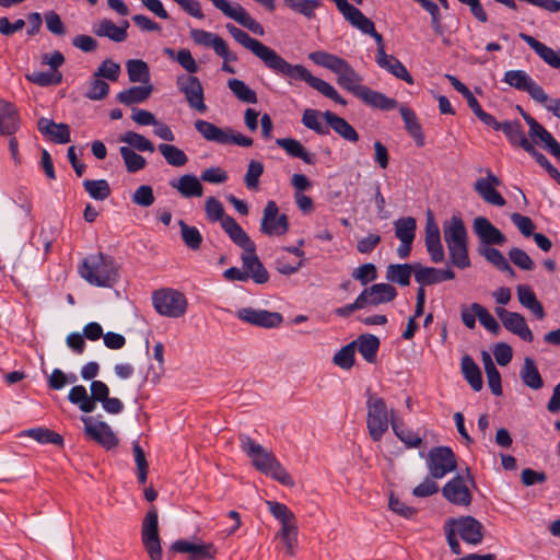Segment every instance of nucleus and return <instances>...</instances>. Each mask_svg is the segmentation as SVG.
<instances>
[{"mask_svg": "<svg viewBox=\"0 0 560 560\" xmlns=\"http://www.w3.org/2000/svg\"><path fill=\"white\" fill-rule=\"evenodd\" d=\"M83 187L91 198L101 201L107 199L112 192L106 179H84Z\"/></svg>", "mask_w": 560, "mask_h": 560, "instance_id": "6e6d98bb", "label": "nucleus"}, {"mask_svg": "<svg viewBox=\"0 0 560 560\" xmlns=\"http://www.w3.org/2000/svg\"><path fill=\"white\" fill-rule=\"evenodd\" d=\"M119 153L129 173H137L147 165L145 159L129 147H120Z\"/></svg>", "mask_w": 560, "mask_h": 560, "instance_id": "bf43d9fd", "label": "nucleus"}, {"mask_svg": "<svg viewBox=\"0 0 560 560\" xmlns=\"http://www.w3.org/2000/svg\"><path fill=\"white\" fill-rule=\"evenodd\" d=\"M395 235L399 241L413 242L416 237L417 222L412 217L400 218L394 222Z\"/></svg>", "mask_w": 560, "mask_h": 560, "instance_id": "052dcab7", "label": "nucleus"}, {"mask_svg": "<svg viewBox=\"0 0 560 560\" xmlns=\"http://www.w3.org/2000/svg\"><path fill=\"white\" fill-rule=\"evenodd\" d=\"M171 549L175 552L189 553L190 560L214 559L215 548L209 544H194L188 540L179 539L172 544Z\"/></svg>", "mask_w": 560, "mask_h": 560, "instance_id": "aec40b11", "label": "nucleus"}, {"mask_svg": "<svg viewBox=\"0 0 560 560\" xmlns=\"http://www.w3.org/2000/svg\"><path fill=\"white\" fill-rule=\"evenodd\" d=\"M478 253L499 271L506 272L510 277H515L514 269L499 249L493 246H479Z\"/></svg>", "mask_w": 560, "mask_h": 560, "instance_id": "ea45409f", "label": "nucleus"}, {"mask_svg": "<svg viewBox=\"0 0 560 560\" xmlns=\"http://www.w3.org/2000/svg\"><path fill=\"white\" fill-rule=\"evenodd\" d=\"M170 185L184 198L201 197L203 194V187L200 180L192 174H185L178 179H172Z\"/></svg>", "mask_w": 560, "mask_h": 560, "instance_id": "7c9ffc66", "label": "nucleus"}, {"mask_svg": "<svg viewBox=\"0 0 560 560\" xmlns=\"http://www.w3.org/2000/svg\"><path fill=\"white\" fill-rule=\"evenodd\" d=\"M119 140L127 143L132 150H138L140 152H153L155 150L153 143L149 139L135 131L125 132L120 136Z\"/></svg>", "mask_w": 560, "mask_h": 560, "instance_id": "13d9d810", "label": "nucleus"}, {"mask_svg": "<svg viewBox=\"0 0 560 560\" xmlns=\"http://www.w3.org/2000/svg\"><path fill=\"white\" fill-rule=\"evenodd\" d=\"M158 150L165 159L166 163L174 167H182L187 164L188 156L186 153L176 145L168 143H160Z\"/></svg>", "mask_w": 560, "mask_h": 560, "instance_id": "603ef678", "label": "nucleus"}, {"mask_svg": "<svg viewBox=\"0 0 560 560\" xmlns=\"http://www.w3.org/2000/svg\"><path fill=\"white\" fill-rule=\"evenodd\" d=\"M196 130L207 140L211 142H215L218 144H226V129H222L214 124L203 120L197 119L195 121Z\"/></svg>", "mask_w": 560, "mask_h": 560, "instance_id": "37998d69", "label": "nucleus"}, {"mask_svg": "<svg viewBox=\"0 0 560 560\" xmlns=\"http://www.w3.org/2000/svg\"><path fill=\"white\" fill-rule=\"evenodd\" d=\"M520 38L523 39L546 63L557 69L560 68V56L551 47L525 33H520Z\"/></svg>", "mask_w": 560, "mask_h": 560, "instance_id": "473e14b6", "label": "nucleus"}, {"mask_svg": "<svg viewBox=\"0 0 560 560\" xmlns=\"http://www.w3.org/2000/svg\"><path fill=\"white\" fill-rule=\"evenodd\" d=\"M427 465L433 479L443 478L448 472L455 470L457 466L455 454L448 446H436L430 450Z\"/></svg>", "mask_w": 560, "mask_h": 560, "instance_id": "6e6552de", "label": "nucleus"}, {"mask_svg": "<svg viewBox=\"0 0 560 560\" xmlns=\"http://www.w3.org/2000/svg\"><path fill=\"white\" fill-rule=\"evenodd\" d=\"M424 244L432 262L439 264L444 260L445 253L441 241L440 228L431 211L427 213Z\"/></svg>", "mask_w": 560, "mask_h": 560, "instance_id": "2eb2a0df", "label": "nucleus"}, {"mask_svg": "<svg viewBox=\"0 0 560 560\" xmlns=\"http://www.w3.org/2000/svg\"><path fill=\"white\" fill-rule=\"evenodd\" d=\"M109 93V85L107 82L96 77L94 73L89 82V86L84 96L91 101H102Z\"/></svg>", "mask_w": 560, "mask_h": 560, "instance_id": "0e129e2a", "label": "nucleus"}, {"mask_svg": "<svg viewBox=\"0 0 560 560\" xmlns=\"http://www.w3.org/2000/svg\"><path fill=\"white\" fill-rule=\"evenodd\" d=\"M390 427L395 435L409 448L419 447L422 444V439L413 431L406 428L405 423L394 417L392 410Z\"/></svg>", "mask_w": 560, "mask_h": 560, "instance_id": "c03bdc74", "label": "nucleus"}, {"mask_svg": "<svg viewBox=\"0 0 560 560\" xmlns=\"http://www.w3.org/2000/svg\"><path fill=\"white\" fill-rule=\"evenodd\" d=\"M81 421L84 423V433L106 450L115 448L118 445L112 428L104 421L94 422L90 416H82Z\"/></svg>", "mask_w": 560, "mask_h": 560, "instance_id": "ddd939ff", "label": "nucleus"}, {"mask_svg": "<svg viewBox=\"0 0 560 560\" xmlns=\"http://www.w3.org/2000/svg\"><path fill=\"white\" fill-rule=\"evenodd\" d=\"M359 353L369 363H374L380 348V339L371 334L361 335L355 341Z\"/></svg>", "mask_w": 560, "mask_h": 560, "instance_id": "a18cd8bd", "label": "nucleus"}, {"mask_svg": "<svg viewBox=\"0 0 560 560\" xmlns=\"http://www.w3.org/2000/svg\"><path fill=\"white\" fill-rule=\"evenodd\" d=\"M467 479L462 475H456L448 480L442 488L443 497L455 505L468 506L471 503L472 495L466 483Z\"/></svg>", "mask_w": 560, "mask_h": 560, "instance_id": "f3484780", "label": "nucleus"}, {"mask_svg": "<svg viewBox=\"0 0 560 560\" xmlns=\"http://www.w3.org/2000/svg\"><path fill=\"white\" fill-rule=\"evenodd\" d=\"M454 278L455 272L451 268L438 269L416 262L415 280L420 284V288L453 280Z\"/></svg>", "mask_w": 560, "mask_h": 560, "instance_id": "6ab92c4d", "label": "nucleus"}, {"mask_svg": "<svg viewBox=\"0 0 560 560\" xmlns=\"http://www.w3.org/2000/svg\"><path fill=\"white\" fill-rule=\"evenodd\" d=\"M376 63L380 68L386 70L397 79L405 81L408 84H413V79L402 62L393 55L386 52L375 57Z\"/></svg>", "mask_w": 560, "mask_h": 560, "instance_id": "c756f323", "label": "nucleus"}, {"mask_svg": "<svg viewBox=\"0 0 560 560\" xmlns=\"http://www.w3.org/2000/svg\"><path fill=\"white\" fill-rule=\"evenodd\" d=\"M516 292L518 301L524 307L529 310L538 319H542L545 317L544 307L529 285L518 284Z\"/></svg>", "mask_w": 560, "mask_h": 560, "instance_id": "4c0bfd02", "label": "nucleus"}, {"mask_svg": "<svg viewBox=\"0 0 560 560\" xmlns=\"http://www.w3.org/2000/svg\"><path fill=\"white\" fill-rule=\"evenodd\" d=\"M366 428L374 442L381 441L390 424L392 416L382 397L369 395L366 400Z\"/></svg>", "mask_w": 560, "mask_h": 560, "instance_id": "423d86ee", "label": "nucleus"}, {"mask_svg": "<svg viewBox=\"0 0 560 560\" xmlns=\"http://www.w3.org/2000/svg\"><path fill=\"white\" fill-rule=\"evenodd\" d=\"M37 128L42 135L60 144L69 143L70 128L67 124H57L52 119L42 117L37 121Z\"/></svg>", "mask_w": 560, "mask_h": 560, "instance_id": "b1692460", "label": "nucleus"}, {"mask_svg": "<svg viewBox=\"0 0 560 560\" xmlns=\"http://www.w3.org/2000/svg\"><path fill=\"white\" fill-rule=\"evenodd\" d=\"M397 290L389 283H375L365 288L360 295L364 298L365 307L369 305H380L392 302L397 296Z\"/></svg>", "mask_w": 560, "mask_h": 560, "instance_id": "412c9836", "label": "nucleus"}, {"mask_svg": "<svg viewBox=\"0 0 560 560\" xmlns=\"http://www.w3.org/2000/svg\"><path fill=\"white\" fill-rule=\"evenodd\" d=\"M276 144L283 149L288 155L301 159L304 163L315 164V155L305 150L302 143L293 138H279L276 139Z\"/></svg>", "mask_w": 560, "mask_h": 560, "instance_id": "c9c22d12", "label": "nucleus"}, {"mask_svg": "<svg viewBox=\"0 0 560 560\" xmlns=\"http://www.w3.org/2000/svg\"><path fill=\"white\" fill-rule=\"evenodd\" d=\"M222 229L229 235L231 241L241 247L244 252H256V245L243 228L232 217H226L222 222Z\"/></svg>", "mask_w": 560, "mask_h": 560, "instance_id": "393cba45", "label": "nucleus"}, {"mask_svg": "<svg viewBox=\"0 0 560 560\" xmlns=\"http://www.w3.org/2000/svg\"><path fill=\"white\" fill-rule=\"evenodd\" d=\"M88 283L98 288H112L118 281V268L113 257L103 253L90 254L78 267Z\"/></svg>", "mask_w": 560, "mask_h": 560, "instance_id": "20e7f679", "label": "nucleus"}, {"mask_svg": "<svg viewBox=\"0 0 560 560\" xmlns=\"http://www.w3.org/2000/svg\"><path fill=\"white\" fill-rule=\"evenodd\" d=\"M21 435L31 438L42 444H54L59 446L63 444L62 435L48 428H32L23 431Z\"/></svg>", "mask_w": 560, "mask_h": 560, "instance_id": "49530a36", "label": "nucleus"}, {"mask_svg": "<svg viewBox=\"0 0 560 560\" xmlns=\"http://www.w3.org/2000/svg\"><path fill=\"white\" fill-rule=\"evenodd\" d=\"M243 269L248 276V280L257 284H265L269 281V272L259 260L256 252H244L241 256Z\"/></svg>", "mask_w": 560, "mask_h": 560, "instance_id": "5701e85b", "label": "nucleus"}, {"mask_svg": "<svg viewBox=\"0 0 560 560\" xmlns=\"http://www.w3.org/2000/svg\"><path fill=\"white\" fill-rule=\"evenodd\" d=\"M141 541L151 560H162L161 539L159 535V515L155 506L145 514L141 526Z\"/></svg>", "mask_w": 560, "mask_h": 560, "instance_id": "0eeeda50", "label": "nucleus"}, {"mask_svg": "<svg viewBox=\"0 0 560 560\" xmlns=\"http://www.w3.org/2000/svg\"><path fill=\"white\" fill-rule=\"evenodd\" d=\"M443 235L447 246L468 241L466 226L459 215H452L443 222Z\"/></svg>", "mask_w": 560, "mask_h": 560, "instance_id": "cd10ccee", "label": "nucleus"}, {"mask_svg": "<svg viewBox=\"0 0 560 560\" xmlns=\"http://www.w3.org/2000/svg\"><path fill=\"white\" fill-rule=\"evenodd\" d=\"M264 65L271 71L277 74H281L291 80H300L306 82L311 88L318 91L320 94L330 98L335 103L346 106L347 101L338 93V91L328 82L319 79L311 73L302 65H291L285 59H283L276 50L272 48L268 52L267 57L264 58Z\"/></svg>", "mask_w": 560, "mask_h": 560, "instance_id": "f03ea898", "label": "nucleus"}, {"mask_svg": "<svg viewBox=\"0 0 560 560\" xmlns=\"http://www.w3.org/2000/svg\"><path fill=\"white\" fill-rule=\"evenodd\" d=\"M503 82L517 91L526 92L535 102L547 101L545 90L524 70H509L504 73Z\"/></svg>", "mask_w": 560, "mask_h": 560, "instance_id": "9d476101", "label": "nucleus"}, {"mask_svg": "<svg viewBox=\"0 0 560 560\" xmlns=\"http://www.w3.org/2000/svg\"><path fill=\"white\" fill-rule=\"evenodd\" d=\"M177 88L185 95L189 106L200 113L207 109L203 97V88L195 75L182 74L177 77Z\"/></svg>", "mask_w": 560, "mask_h": 560, "instance_id": "4468645a", "label": "nucleus"}, {"mask_svg": "<svg viewBox=\"0 0 560 560\" xmlns=\"http://www.w3.org/2000/svg\"><path fill=\"white\" fill-rule=\"evenodd\" d=\"M241 450L250 458L253 466L266 476L283 486H293L294 481L277 457L247 434L238 435Z\"/></svg>", "mask_w": 560, "mask_h": 560, "instance_id": "7ed1b4c3", "label": "nucleus"}, {"mask_svg": "<svg viewBox=\"0 0 560 560\" xmlns=\"http://www.w3.org/2000/svg\"><path fill=\"white\" fill-rule=\"evenodd\" d=\"M152 91V84L131 86L127 90L120 91L116 98L119 103L129 106L132 104L143 103L150 97Z\"/></svg>", "mask_w": 560, "mask_h": 560, "instance_id": "e433bc0d", "label": "nucleus"}, {"mask_svg": "<svg viewBox=\"0 0 560 560\" xmlns=\"http://www.w3.org/2000/svg\"><path fill=\"white\" fill-rule=\"evenodd\" d=\"M415 264H390L386 267L385 278L390 283H397L400 287H408L412 272L415 273Z\"/></svg>", "mask_w": 560, "mask_h": 560, "instance_id": "72a5a7b5", "label": "nucleus"}, {"mask_svg": "<svg viewBox=\"0 0 560 560\" xmlns=\"http://www.w3.org/2000/svg\"><path fill=\"white\" fill-rule=\"evenodd\" d=\"M285 7L307 19L315 16V9L322 5L320 0H283Z\"/></svg>", "mask_w": 560, "mask_h": 560, "instance_id": "e2e57ef3", "label": "nucleus"}, {"mask_svg": "<svg viewBox=\"0 0 560 560\" xmlns=\"http://www.w3.org/2000/svg\"><path fill=\"white\" fill-rule=\"evenodd\" d=\"M289 218L279 214V208L273 200H269L264 209L260 222V232L268 236H282L289 231Z\"/></svg>", "mask_w": 560, "mask_h": 560, "instance_id": "9b49d317", "label": "nucleus"}, {"mask_svg": "<svg viewBox=\"0 0 560 560\" xmlns=\"http://www.w3.org/2000/svg\"><path fill=\"white\" fill-rule=\"evenodd\" d=\"M323 117L328 127H330L342 139L351 143L358 142L359 135L357 130L345 118L329 110L323 113Z\"/></svg>", "mask_w": 560, "mask_h": 560, "instance_id": "bb28decb", "label": "nucleus"}, {"mask_svg": "<svg viewBox=\"0 0 560 560\" xmlns=\"http://www.w3.org/2000/svg\"><path fill=\"white\" fill-rule=\"evenodd\" d=\"M425 10L431 18V28L435 35L442 36L444 34V26L442 23V15L436 2L432 0H412Z\"/></svg>", "mask_w": 560, "mask_h": 560, "instance_id": "5fc2aeb1", "label": "nucleus"}, {"mask_svg": "<svg viewBox=\"0 0 560 560\" xmlns=\"http://www.w3.org/2000/svg\"><path fill=\"white\" fill-rule=\"evenodd\" d=\"M501 131L512 145L522 148L528 154L534 151L535 147L526 138L523 126L518 120L504 121Z\"/></svg>", "mask_w": 560, "mask_h": 560, "instance_id": "c85d7f7f", "label": "nucleus"}, {"mask_svg": "<svg viewBox=\"0 0 560 560\" xmlns=\"http://www.w3.org/2000/svg\"><path fill=\"white\" fill-rule=\"evenodd\" d=\"M129 81L132 83H150V69L147 62L141 59H130L126 63Z\"/></svg>", "mask_w": 560, "mask_h": 560, "instance_id": "8fccbe9b", "label": "nucleus"}, {"mask_svg": "<svg viewBox=\"0 0 560 560\" xmlns=\"http://www.w3.org/2000/svg\"><path fill=\"white\" fill-rule=\"evenodd\" d=\"M400 115L405 122V128L408 133L416 141L417 147L421 148L424 145V135L422 132V127L416 116V113L409 107L401 106L399 108Z\"/></svg>", "mask_w": 560, "mask_h": 560, "instance_id": "a19ab883", "label": "nucleus"}, {"mask_svg": "<svg viewBox=\"0 0 560 560\" xmlns=\"http://www.w3.org/2000/svg\"><path fill=\"white\" fill-rule=\"evenodd\" d=\"M20 128V115L16 107L3 100H0V135L12 136Z\"/></svg>", "mask_w": 560, "mask_h": 560, "instance_id": "a878e982", "label": "nucleus"}, {"mask_svg": "<svg viewBox=\"0 0 560 560\" xmlns=\"http://www.w3.org/2000/svg\"><path fill=\"white\" fill-rule=\"evenodd\" d=\"M68 399L71 404L78 406L82 412L91 413L96 409V404L91 401L90 395L83 385L73 386L68 394Z\"/></svg>", "mask_w": 560, "mask_h": 560, "instance_id": "09e8293b", "label": "nucleus"}, {"mask_svg": "<svg viewBox=\"0 0 560 560\" xmlns=\"http://www.w3.org/2000/svg\"><path fill=\"white\" fill-rule=\"evenodd\" d=\"M340 13L352 27L361 31L363 34L368 35L370 32H374V22L349 2L343 7Z\"/></svg>", "mask_w": 560, "mask_h": 560, "instance_id": "2f4dec72", "label": "nucleus"}, {"mask_svg": "<svg viewBox=\"0 0 560 560\" xmlns=\"http://www.w3.org/2000/svg\"><path fill=\"white\" fill-rule=\"evenodd\" d=\"M180 236L184 244L191 250H198L202 244V235L196 226L188 225L179 220Z\"/></svg>", "mask_w": 560, "mask_h": 560, "instance_id": "4d7b16f0", "label": "nucleus"}, {"mask_svg": "<svg viewBox=\"0 0 560 560\" xmlns=\"http://www.w3.org/2000/svg\"><path fill=\"white\" fill-rule=\"evenodd\" d=\"M308 58L317 66L334 72L337 75L338 85L352 93L365 105L381 110H392L397 107L395 98L363 85V78L346 59L324 50L313 51Z\"/></svg>", "mask_w": 560, "mask_h": 560, "instance_id": "f257e3e1", "label": "nucleus"}, {"mask_svg": "<svg viewBox=\"0 0 560 560\" xmlns=\"http://www.w3.org/2000/svg\"><path fill=\"white\" fill-rule=\"evenodd\" d=\"M26 80L39 86L58 85L62 81L61 72L34 71L25 75Z\"/></svg>", "mask_w": 560, "mask_h": 560, "instance_id": "680f3d73", "label": "nucleus"}, {"mask_svg": "<svg viewBox=\"0 0 560 560\" xmlns=\"http://www.w3.org/2000/svg\"><path fill=\"white\" fill-rule=\"evenodd\" d=\"M472 229L480 240V246H501L506 242V236L485 217H477Z\"/></svg>", "mask_w": 560, "mask_h": 560, "instance_id": "a211bd4d", "label": "nucleus"}, {"mask_svg": "<svg viewBox=\"0 0 560 560\" xmlns=\"http://www.w3.org/2000/svg\"><path fill=\"white\" fill-rule=\"evenodd\" d=\"M225 27L238 44L250 50L257 58L264 61V58L267 57L271 49L270 47L255 38H252L246 32L236 27L234 24L228 23Z\"/></svg>", "mask_w": 560, "mask_h": 560, "instance_id": "4be33fe9", "label": "nucleus"}, {"mask_svg": "<svg viewBox=\"0 0 560 560\" xmlns=\"http://www.w3.org/2000/svg\"><path fill=\"white\" fill-rule=\"evenodd\" d=\"M460 368L465 380L471 388L475 392L481 390L483 385L481 370L474 359L468 354L464 355L460 361Z\"/></svg>", "mask_w": 560, "mask_h": 560, "instance_id": "58836bf2", "label": "nucleus"}, {"mask_svg": "<svg viewBox=\"0 0 560 560\" xmlns=\"http://www.w3.org/2000/svg\"><path fill=\"white\" fill-rule=\"evenodd\" d=\"M503 326L506 330L518 336L524 341L532 342L534 339V335L526 324L524 316L520 313L513 312L512 314H509Z\"/></svg>", "mask_w": 560, "mask_h": 560, "instance_id": "79ce46f5", "label": "nucleus"}, {"mask_svg": "<svg viewBox=\"0 0 560 560\" xmlns=\"http://www.w3.org/2000/svg\"><path fill=\"white\" fill-rule=\"evenodd\" d=\"M190 36L197 45L211 47L213 48L214 52L223 42V38L219 35L205 30L192 28L190 31Z\"/></svg>", "mask_w": 560, "mask_h": 560, "instance_id": "338daca9", "label": "nucleus"}, {"mask_svg": "<svg viewBox=\"0 0 560 560\" xmlns=\"http://www.w3.org/2000/svg\"><path fill=\"white\" fill-rule=\"evenodd\" d=\"M236 317L252 326L267 329L279 327L283 322V316L278 312H270L268 310L254 307H243L237 310Z\"/></svg>", "mask_w": 560, "mask_h": 560, "instance_id": "f8f14e48", "label": "nucleus"}, {"mask_svg": "<svg viewBox=\"0 0 560 560\" xmlns=\"http://www.w3.org/2000/svg\"><path fill=\"white\" fill-rule=\"evenodd\" d=\"M354 354L355 342H350L335 353L332 362L343 370H349L354 364Z\"/></svg>", "mask_w": 560, "mask_h": 560, "instance_id": "774afa93", "label": "nucleus"}, {"mask_svg": "<svg viewBox=\"0 0 560 560\" xmlns=\"http://www.w3.org/2000/svg\"><path fill=\"white\" fill-rule=\"evenodd\" d=\"M462 540L468 545L477 546L483 539V525L474 516H460L445 522Z\"/></svg>", "mask_w": 560, "mask_h": 560, "instance_id": "1a4fd4ad", "label": "nucleus"}, {"mask_svg": "<svg viewBox=\"0 0 560 560\" xmlns=\"http://www.w3.org/2000/svg\"><path fill=\"white\" fill-rule=\"evenodd\" d=\"M529 136L534 139L539 140L544 143V148L551 155H560V143L553 138V136L542 126L540 125L533 132H529Z\"/></svg>", "mask_w": 560, "mask_h": 560, "instance_id": "69168bd1", "label": "nucleus"}, {"mask_svg": "<svg viewBox=\"0 0 560 560\" xmlns=\"http://www.w3.org/2000/svg\"><path fill=\"white\" fill-rule=\"evenodd\" d=\"M521 378L523 383L532 389H540L544 386L542 378L532 358H525L521 370Z\"/></svg>", "mask_w": 560, "mask_h": 560, "instance_id": "de8ad7c7", "label": "nucleus"}, {"mask_svg": "<svg viewBox=\"0 0 560 560\" xmlns=\"http://www.w3.org/2000/svg\"><path fill=\"white\" fill-rule=\"evenodd\" d=\"M129 26L128 21H124L121 26H117L112 20L104 19L100 22L94 33L100 37H107L115 43H121L126 40L128 34L127 28Z\"/></svg>", "mask_w": 560, "mask_h": 560, "instance_id": "f704fd0d", "label": "nucleus"}, {"mask_svg": "<svg viewBox=\"0 0 560 560\" xmlns=\"http://www.w3.org/2000/svg\"><path fill=\"white\" fill-rule=\"evenodd\" d=\"M228 88L243 103L256 104L258 102L257 93L240 79H229Z\"/></svg>", "mask_w": 560, "mask_h": 560, "instance_id": "3c124183", "label": "nucleus"}, {"mask_svg": "<svg viewBox=\"0 0 560 560\" xmlns=\"http://www.w3.org/2000/svg\"><path fill=\"white\" fill-rule=\"evenodd\" d=\"M152 304L158 314L179 318L188 308V301L185 294L172 288H163L152 293Z\"/></svg>", "mask_w": 560, "mask_h": 560, "instance_id": "39448f33", "label": "nucleus"}, {"mask_svg": "<svg viewBox=\"0 0 560 560\" xmlns=\"http://www.w3.org/2000/svg\"><path fill=\"white\" fill-rule=\"evenodd\" d=\"M486 178H478L474 184L475 191L489 205L503 207L506 201L495 189L502 183L490 170L486 171Z\"/></svg>", "mask_w": 560, "mask_h": 560, "instance_id": "dca6fc26", "label": "nucleus"}, {"mask_svg": "<svg viewBox=\"0 0 560 560\" xmlns=\"http://www.w3.org/2000/svg\"><path fill=\"white\" fill-rule=\"evenodd\" d=\"M448 249V256L451 264L459 269H466L470 267V258L468 255V241L452 244L451 246H447Z\"/></svg>", "mask_w": 560, "mask_h": 560, "instance_id": "864d4df0", "label": "nucleus"}]
</instances>
